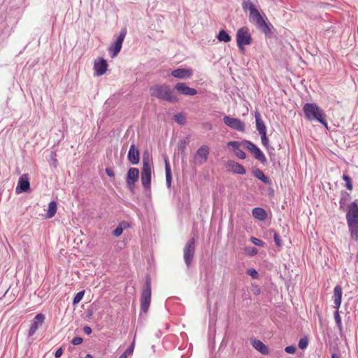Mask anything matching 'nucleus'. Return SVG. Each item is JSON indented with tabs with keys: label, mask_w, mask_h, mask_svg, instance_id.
<instances>
[{
	"label": "nucleus",
	"mask_w": 358,
	"mask_h": 358,
	"mask_svg": "<svg viewBox=\"0 0 358 358\" xmlns=\"http://www.w3.org/2000/svg\"><path fill=\"white\" fill-rule=\"evenodd\" d=\"M243 9L248 10L250 12V20L254 22L266 34L270 32L271 29L264 20L262 18L259 12L255 8L254 3L250 1H243L242 3Z\"/></svg>",
	"instance_id": "f257e3e1"
},
{
	"label": "nucleus",
	"mask_w": 358,
	"mask_h": 358,
	"mask_svg": "<svg viewBox=\"0 0 358 358\" xmlns=\"http://www.w3.org/2000/svg\"><path fill=\"white\" fill-rule=\"evenodd\" d=\"M243 9L248 10L250 12V20L254 22L266 34L270 32L271 29L264 20L262 18L259 12L255 8L254 3L250 1H243L242 3Z\"/></svg>",
	"instance_id": "f03ea898"
},
{
	"label": "nucleus",
	"mask_w": 358,
	"mask_h": 358,
	"mask_svg": "<svg viewBox=\"0 0 358 358\" xmlns=\"http://www.w3.org/2000/svg\"><path fill=\"white\" fill-rule=\"evenodd\" d=\"M150 95L153 97L169 103H176L178 98L175 94L174 91L168 85H155L150 89Z\"/></svg>",
	"instance_id": "7ed1b4c3"
},
{
	"label": "nucleus",
	"mask_w": 358,
	"mask_h": 358,
	"mask_svg": "<svg viewBox=\"0 0 358 358\" xmlns=\"http://www.w3.org/2000/svg\"><path fill=\"white\" fill-rule=\"evenodd\" d=\"M303 110L305 115V117L309 120L313 121L315 120L322 125H324L326 128H327V122L325 119L326 115L324 110L319 107L315 103H305L303 107Z\"/></svg>",
	"instance_id": "20e7f679"
},
{
	"label": "nucleus",
	"mask_w": 358,
	"mask_h": 358,
	"mask_svg": "<svg viewBox=\"0 0 358 358\" xmlns=\"http://www.w3.org/2000/svg\"><path fill=\"white\" fill-rule=\"evenodd\" d=\"M346 220L352 238L358 239V205L356 202L351 203L346 213Z\"/></svg>",
	"instance_id": "39448f33"
},
{
	"label": "nucleus",
	"mask_w": 358,
	"mask_h": 358,
	"mask_svg": "<svg viewBox=\"0 0 358 358\" xmlns=\"http://www.w3.org/2000/svg\"><path fill=\"white\" fill-rule=\"evenodd\" d=\"M152 159L147 152L143 155V168L141 171V182L145 189H150L151 183V173Z\"/></svg>",
	"instance_id": "423d86ee"
},
{
	"label": "nucleus",
	"mask_w": 358,
	"mask_h": 358,
	"mask_svg": "<svg viewBox=\"0 0 358 358\" xmlns=\"http://www.w3.org/2000/svg\"><path fill=\"white\" fill-rule=\"evenodd\" d=\"M151 301V280L147 276L141 296V312L146 313L149 309Z\"/></svg>",
	"instance_id": "0eeeda50"
},
{
	"label": "nucleus",
	"mask_w": 358,
	"mask_h": 358,
	"mask_svg": "<svg viewBox=\"0 0 358 358\" xmlns=\"http://www.w3.org/2000/svg\"><path fill=\"white\" fill-rule=\"evenodd\" d=\"M252 39L249 29L246 27L240 28L236 33L237 45L240 50H243L244 45L252 43Z\"/></svg>",
	"instance_id": "6e6552de"
},
{
	"label": "nucleus",
	"mask_w": 358,
	"mask_h": 358,
	"mask_svg": "<svg viewBox=\"0 0 358 358\" xmlns=\"http://www.w3.org/2000/svg\"><path fill=\"white\" fill-rule=\"evenodd\" d=\"M195 252V240L191 238L188 240L183 250V257L187 266H189Z\"/></svg>",
	"instance_id": "1a4fd4ad"
},
{
	"label": "nucleus",
	"mask_w": 358,
	"mask_h": 358,
	"mask_svg": "<svg viewBox=\"0 0 358 358\" xmlns=\"http://www.w3.org/2000/svg\"><path fill=\"white\" fill-rule=\"evenodd\" d=\"M127 31L126 29H122L116 41L114 42V43L109 48V51L111 53V57H115L117 55V54L120 52L122 43L124 41V39L125 38Z\"/></svg>",
	"instance_id": "9d476101"
},
{
	"label": "nucleus",
	"mask_w": 358,
	"mask_h": 358,
	"mask_svg": "<svg viewBox=\"0 0 358 358\" xmlns=\"http://www.w3.org/2000/svg\"><path fill=\"white\" fill-rule=\"evenodd\" d=\"M224 123L229 127L239 131L245 130V124L239 119L224 116L223 118Z\"/></svg>",
	"instance_id": "9b49d317"
},
{
	"label": "nucleus",
	"mask_w": 358,
	"mask_h": 358,
	"mask_svg": "<svg viewBox=\"0 0 358 358\" xmlns=\"http://www.w3.org/2000/svg\"><path fill=\"white\" fill-rule=\"evenodd\" d=\"M209 154V148L206 145H201L196 151L194 156V162L196 164H202L208 159Z\"/></svg>",
	"instance_id": "f8f14e48"
},
{
	"label": "nucleus",
	"mask_w": 358,
	"mask_h": 358,
	"mask_svg": "<svg viewBox=\"0 0 358 358\" xmlns=\"http://www.w3.org/2000/svg\"><path fill=\"white\" fill-rule=\"evenodd\" d=\"M139 178V171L137 168H130L127 174L126 182L130 189L134 187L136 182Z\"/></svg>",
	"instance_id": "ddd939ff"
},
{
	"label": "nucleus",
	"mask_w": 358,
	"mask_h": 358,
	"mask_svg": "<svg viewBox=\"0 0 358 358\" xmlns=\"http://www.w3.org/2000/svg\"><path fill=\"white\" fill-rule=\"evenodd\" d=\"M30 189V183L28 178V174L22 175L17 182V187L15 188V192L20 194L26 192Z\"/></svg>",
	"instance_id": "4468645a"
},
{
	"label": "nucleus",
	"mask_w": 358,
	"mask_h": 358,
	"mask_svg": "<svg viewBox=\"0 0 358 358\" xmlns=\"http://www.w3.org/2000/svg\"><path fill=\"white\" fill-rule=\"evenodd\" d=\"M45 316L41 313H38L35 316L29 330V336H33L36 333V330L38 329V327L43 324Z\"/></svg>",
	"instance_id": "2eb2a0df"
},
{
	"label": "nucleus",
	"mask_w": 358,
	"mask_h": 358,
	"mask_svg": "<svg viewBox=\"0 0 358 358\" xmlns=\"http://www.w3.org/2000/svg\"><path fill=\"white\" fill-rule=\"evenodd\" d=\"M175 89L181 94L186 96H194L197 94V91L194 89L189 87L184 83H178L175 85Z\"/></svg>",
	"instance_id": "dca6fc26"
},
{
	"label": "nucleus",
	"mask_w": 358,
	"mask_h": 358,
	"mask_svg": "<svg viewBox=\"0 0 358 358\" xmlns=\"http://www.w3.org/2000/svg\"><path fill=\"white\" fill-rule=\"evenodd\" d=\"M107 62L103 58L99 59V61H95L94 65V74L97 76L103 75L107 70Z\"/></svg>",
	"instance_id": "f3484780"
},
{
	"label": "nucleus",
	"mask_w": 358,
	"mask_h": 358,
	"mask_svg": "<svg viewBox=\"0 0 358 358\" xmlns=\"http://www.w3.org/2000/svg\"><path fill=\"white\" fill-rule=\"evenodd\" d=\"M227 167L229 171L234 173L244 175L245 173V168L236 162L229 160L227 163Z\"/></svg>",
	"instance_id": "a211bd4d"
},
{
	"label": "nucleus",
	"mask_w": 358,
	"mask_h": 358,
	"mask_svg": "<svg viewBox=\"0 0 358 358\" xmlns=\"http://www.w3.org/2000/svg\"><path fill=\"white\" fill-rule=\"evenodd\" d=\"M241 145H242V143L241 142L238 141H229L227 143V146L231 147L233 149L235 155L238 158L244 159L246 158V155L242 150L240 149Z\"/></svg>",
	"instance_id": "6ab92c4d"
},
{
	"label": "nucleus",
	"mask_w": 358,
	"mask_h": 358,
	"mask_svg": "<svg viewBox=\"0 0 358 358\" xmlns=\"http://www.w3.org/2000/svg\"><path fill=\"white\" fill-rule=\"evenodd\" d=\"M193 74V71L189 69H177L171 72V75L179 79L189 78Z\"/></svg>",
	"instance_id": "aec40b11"
},
{
	"label": "nucleus",
	"mask_w": 358,
	"mask_h": 358,
	"mask_svg": "<svg viewBox=\"0 0 358 358\" xmlns=\"http://www.w3.org/2000/svg\"><path fill=\"white\" fill-rule=\"evenodd\" d=\"M127 157L132 164H137L139 162V151L136 148L134 144L130 146Z\"/></svg>",
	"instance_id": "412c9836"
},
{
	"label": "nucleus",
	"mask_w": 358,
	"mask_h": 358,
	"mask_svg": "<svg viewBox=\"0 0 358 358\" xmlns=\"http://www.w3.org/2000/svg\"><path fill=\"white\" fill-rule=\"evenodd\" d=\"M342 287L341 285H336L334 289V308L337 310L339 309L341 304L342 299Z\"/></svg>",
	"instance_id": "4be33fe9"
},
{
	"label": "nucleus",
	"mask_w": 358,
	"mask_h": 358,
	"mask_svg": "<svg viewBox=\"0 0 358 358\" xmlns=\"http://www.w3.org/2000/svg\"><path fill=\"white\" fill-rule=\"evenodd\" d=\"M252 345L255 349H256L262 355H266L269 352L268 347L259 340L254 339L252 341Z\"/></svg>",
	"instance_id": "5701e85b"
},
{
	"label": "nucleus",
	"mask_w": 358,
	"mask_h": 358,
	"mask_svg": "<svg viewBox=\"0 0 358 358\" xmlns=\"http://www.w3.org/2000/svg\"><path fill=\"white\" fill-rule=\"evenodd\" d=\"M252 216L260 221H264L267 218V213L266 210L260 207H257L252 210Z\"/></svg>",
	"instance_id": "b1692460"
},
{
	"label": "nucleus",
	"mask_w": 358,
	"mask_h": 358,
	"mask_svg": "<svg viewBox=\"0 0 358 358\" xmlns=\"http://www.w3.org/2000/svg\"><path fill=\"white\" fill-rule=\"evenodd\" d=\"M255 117L257 130L259 131V134L266 133V127L261 117L260 114L258 112H257L255 115Z\"/></svg>",
	"instance_id": "393cba45"
},
{
	"label": "nucleus",
	"mask_w": 358,
	"mask_h": 358,
	"mask_svg": "<svg viewBox=\"0 0 358 358\" xmlns=\"http://www.w3.org/2000/svg\"><path fill=\"white\" fill-rule=\"evenodd\" d=\"M253 175L255 178H258L265 184H270V179L264 175L263 171L259 169H255L253 171Z\"/></svg>",
	"instance_id": "a878e982"
},
{
	"label": "nucleus",
	"mask_w": 358,
	"mask_h": 358,
	"mask_svg": "<svg viewBox=\"0 0 358 358\" xmlns=\"http://www.w3.org/2000/svg\"><path fill=\"white\" fill-rule=\"evenodd\" d=\"M57 202L55 201H52L51 202H50V203L48 205V210L46 214V218L53 217L57 213Z\"/></svg>",
	"instance_id": "bb28decb"
},
{
	"label": "nucleus",
	"mask_w": 358,
	"mask_h": 358,
	"mask_svg": "<svg viewBox=\"0 0 358 358\" xmlns=\"http://www.w3.org/2000/svg\"><path fill=\"white\" fill-rule=\"evenodd\" d=\"M165 172H166V183L167 187L169 188L171 185L172 176L171 167L167 159H165Z\"/></svg>",
	"instance_id": "cd10ccee"
},
{
	"label": "nucleus",
	"mask_w": 358,
	"mask_h": 358,
	"mask_svg": "<svg viewBox=\"0 0 358 358\" xmlns=\"http://www.w3.org/2000/svg\"><path fill=\"white\" fill-rule=\"evenodd\" d=\"M252 154L256 159L259 160L262 164H265L266 162V159L264 153L259 148H257Z\"/></svg>",
	"instance_id": "c85d7f7f"
},
{
	"label": "nucleus",
	"mask_w": 358,
	"mask_h": 358,
	"mask_svg": "<svg viewBox=\"0 0 358 358\" xmlns=\"http://www.w3.org/2000/svg\"><path fill=\"white\" fill-rule=\"evenodd\" d=\"M217 38L220 41H223L225 43L229 42L231 40V37L224 29H222L219 31Z\"/></svg>",
	"instance_id": "c756f323"
},
{
	"label": "nucleus",
	"mask_w": 358,
	"mask_h": 358,
	"mask_svg": "<svg viewBox=\"0 0 358 358\" xmlns=\"http://www.w3.org/2000/svg\"><path fill=\"white\" fill-rule=\"evenodd\" d=\"M350 199V194L346 192H342L339 201L340 208L343 209Z\"/></svg>",
	"instance_id": "7c9ffc66"
},
{
	"label": "nucleus",
	"mask_w": 358,
	"mask_h": 358,
	"mask_svg": "<svg viewBox=\"0 0 358 358\" xmlns=\"http://www.w3.org/2000/svg\"><path fill=\"white\" fill-rule=\"evenodd\" d=\"M259 134L261 136V141H262V145L264 146H265L267 148L268 152L269 153H271V151L273 150L274 149L273 148H271L268 145V138H267L266 132V133Z\"/></svg>",
	"instance_id": "2f4dec72"
},
{
	"label": "nucleus",
	"mask_w": 358,
	"mask_h": 358,
	"mask_svg": "<svg viewBox=\"0 0 358 358\" xmlns=\"http://www.w3.org/2000/svg\"><path fill=\"white\" fill-rule=\"evenodd\" d=\"M135 345V341L134 340L131 345L125 350L124 353H122L119 358H128V357L131 356L134 352Z\"/></svg>",
	"instance_id": "473e14b6"
},
{
	"label": "nucleus",
	"mask_w": 358,
	"mask_h": 358,
	"mask_svg": "<svg viewBox=\"0 0 358 358\" xmlns=\"http://www.w3.org/2000/svg\"><path fill=\"white\" fill-rule=\"evenodd\" d=\"M241 143L242 145H243L246 149L250 150L251 153H252L258 148L255 144L249 141H243Z\"/></svg>",
	"instance_id": "72a5a7b5"
},
{
	"label": "nucleus",
	"mask_w": 358,
	"mask_h": 358,
	"mask_svg": "<svg viewBox=\"0 0 358 358\" xmlns=\"http://www.w3.org/2000/svg\"><path fill=\"white\" fill-rule=\"evenodd\" d=\"M174 120L180 125H183L186 122L185 116L182 113H178L174 115Z\"/></svg>",
	"instance_id": "f704fd0d"
},
{
	"label": "nucleus",
	"mask_w": 358,
	"mask_h": 358,
	"mask_svg": "<svg viewBox=\"0 0 358 358\" xmlns=\"http://www.w3.org/2000/svg\"><path fill=\"white\" fill-rule=\"evenodd\" d=\"M84 294H85V291H81V292H78L73 298V303L74 305L78 303L83 298Z\"/></svg>",
	"instance_id": "c9c22d12"
},
{
	"label": "nucleus",
	"mask_w": 358,
	"mask_h": 358,
	"mask_svg": "<svg viewBox=\"0 0 358 358\" xmlns=\"http://www.w3.org/2000/svg\"><path fill=\"white\" fill-rule=\"evenodd\" d=\"M343 179L344 181L346 182V187L349 190H352V180H351V178H350V176H348V175H345L344 174L343 176Z\"/></svg>",
	"instance_id": "e433bc0d"
},
{
	"label": "nucleus",
	"mask_w": 358,
	"mask_h": 358,
	"mask_svg": "<svg viewBox=\"0 0 358 358\" xmlns=\"http://www.w3.org/2000/svg\"><path fill=\"white\" fill-rule=\"evenodd\" d=\"M308 340L307 338H302L299 340V348L300 349H306L308 347Z\"/></svg>",
	"instance_id": "4c0bfd02"
},
{
	"label": "nucleus",
	"mask_w": 358,
	"mask_h": 358,
	"mask_svg": "<svg viewBox=\"0 0 358 358\" xmlns=\"http://www.w3.org/2000/svg\"><path fill=\"white\" fill-rule=\"evenodd\" d=\"M272 231L273 232V238H274V241H275V245L277 246H278V247H281L282 246V242H281V238H280L279 234H277L273 230Z\"/></svg>",
	"instance_id": "58836bf2"
},
{
	"label": "nucleus",
	"mask_w": 358,
	"mask_h": 358,
	"mask_svg": "<svg viewBox=\"0 0 358 358\" xmlns=\"http://www.w3.org/2000/svg\"><path fill=\"white\" fill-rule=\"evenodd\" d=\"M122 231H123V228L122 227V224H120L117 227L116 229L113 231V234L115 236H120L122 234Z\"/></svg>",
	"instance_id": "ea45409f"
},
{
	"label": "nucleus",
	"mask_w": 358,
	"mask_h": 358,
	"mask_svg": "<svg viewBox=\"0 0 358 358\" xmlns=\"http://www.w3.org/2000/svg\"><path fill=\"white\" fill-rule=\"evenodd\" d=\"M247 273L254 279H257L259 276L258 272L255 268H249Z\"/></svg>",
	"instance_id": "a19ab883"
},
{
	"label": "nucleus",
	"mask_w": 358,
	"mask_h": 358,
	"mask_svg": "<svg viewBox=\"0 0 358 358\" xmlns=\"http://www.w3.org/2000/svg\"><path fill=\"white\" fill-rule=\"evenodd\" d=\"M250 241H251V242H252L254 245H257V246H259V247H262V246H264V242H263L262 240H260V239H259V238H257L252 237V238H251V239H250Z\"/></svg>",
	"instance_id": "79ce46f5"
},
{
	"label": "nucleus",
	"mask_w": 358,
	"mask_h": 358,
	"mask_svg": "<svg viewBox=\"0 0 358 358\" xmlns=\"http://www.w3.org/2000/svg\"><path fill=\"white\" fill-rule=\"evenodd\" d=\"M334 319L336 321V323L338 324V326L341 325V318L339 315L338 310L336 309V312L334 313Z\"/></svg>",
	"instance_id": "37998d69"
},
{
	"label": "nucleus",
	"mask_w": 358,
	"mask_h": 358,
	"mask_svg": "<svg viewBox=\"0 0 358 358\" xmlns=\"http://www.w3.org/2000/svg\"><path fill=\"white\" fill-rule=\"evenodd\" d=\"M296 350V348L294 345L287 346L285 348V351L289 354H294V353H295Z\"/></svg>",
	"instance_id": "c03bdc74"
},
{
	"label": "nucleus",
	"mask_w": 358,
	"mask_h": 358,
	"mask_svg": "<svg viewBox=\"0 0 358 358\" xmlns=\"http://www.w3.org/2000/svg\"><path fill=\"white\" fill-rule=\"evenodd\" d=\"M83 340L81 337L76 336L72 339L71 343L74 345H78L81 344L83 343Z\"/></svg>",
	"instance_id": "a18cd8bd"
},
{
	"label": "nucleus",
	"mask_w": 358,
	"mask_h": 358,
	"mask_svg": "<svg viewBox=\"0 0 358 358\" xmlns=\"http://www.w3.org/2000/svg\"><path fill=\"white\" fill-rule=\"evenodd\" d=\"M106 174L109 176V177H114L115 176V173H114V171L113 169H110V168H107L106 169Z\"/></svg>",
	"instance_id": "49530a36"
},
{
	"label": "nucleus",
	"mask_w": 358,
	"mask_h": 358,
	"mask_svg": "<svg viewBox=\"0 0 358 358\" xmlns=\"http://www.w3.org/2000/svg\"><path fill=\"white\" fill-rule=\"evenodd\" d=\"M62 353H63V350H62V348H58V349L56 350V352H55V357L56 358H59V357H60L62 356Z\"/></svg>",
	"instance_id": "de8ad7c7"
},
{
	"label": "nucleus",
	"mask_w": 358,
	"mask_h": 358,
	"mask_svg": "<svg viewBox=\"0 0 358 358\" xmlns=\"http://www.w3.org/2000/svg\"><path fill=\"white\" fill-rule=\"evenodd\" d=\"M83 331H84V333H85V334H86L87 335H90V334H91V333H92V329H91V327H89V326H85V327H83Z\"/></svg>",
	"instance_id": "09e8293b"
},
{
	"label": "nucleus",
	"mask_w": 358,
	"mask_h": 358,
	"mask_svg": "<svg viewBox=\"0 0 358 358\" xmlns=\"http://www.w3.org/2000/svg\"><path fill=\"white\" fill-rule=\"evenodd\" d=\"M331 358H340V357L336 354L334 353L331 355Z\"/></svg>",
	"instance_id": "8fccbe9b"
},
{
	"label": "nucleus",
	"mask_w": 358,
	"mask_h": 358,
	"mask_svg": "<svg viewBox=\"0 0 358 358\" xmlns=\"http://www.w3.org/2000/svg\"><path fill=\"white\" fill-rule=\"evenodd\" d=\"M85 358H93V357L91 355L87 354Z\"/></svg>",
	"instance_id": "3c124183"
},
{
	"label": "nucleus",
	"mask_w": 358,
	"mask_h": 358,
	"mask_svg": "<svg viewBox=\"0 0 358 358\" xmlns=\"http://www.w3.org/2000/svg\"><path fill=\"white\" fill-rule=\"evenodd\" d=\"M185 144H186V142H185V141H184V142H183V145H182V150L185 148Z\"/></svg>",
	"instance_id": "603ef678"
},
{
	"label": "nucleus",
	"mask_w": 358,
	"mask_h": 358,
	"mask_svg": "<svg viewBox=\"0 0 358 358\" xmlns=\"http://www.w3.org/2000/svg\"><path fill=\"white\" fill-rule=\"evenodd\" d=\"M357 33H358V27H357Z\"/></svg>",
	"instance_id": "864d4df0"
}]
</instances>
